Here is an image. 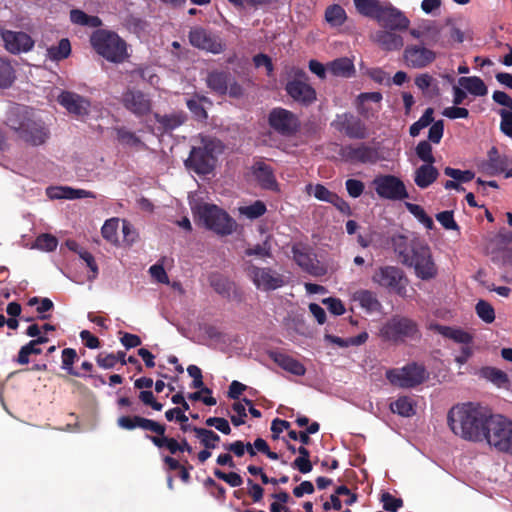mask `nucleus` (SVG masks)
<instances>
[{
  "label": "nucleus",
  "instance_id": "f257e3e1",
  "mask_svg": "<svg viewBox=\"0 0 512 512\" xmlns=\"http://www.w3.org/2000/svg\"><path fill=\"white\" fill-rule=\"evenodd\" d=\"M492 416L490 411L476 403L454 405L447 414V423L458 437L471 442H486L488 426Z\"/></svg>",
  "mask_w": 512,
  "mask_h": 512
},
{
  "label": "nucleus",
  "instance_id": "f03ea898",
  "mask_svg": "<svg viewBox=\"0 0 512 512\" xmlns=\"http://www.w3.org/2000/svg\"><path fill=\"white\" fill-rule=\"evenodd\" d=\"M8 125L14 129L25 142L38 146L46 142L49 131L41 121L32 119L25 107H16L8 118Z\"/></svg>",
  "mask_w": 512,
  "mask_h": 512
},
{
  "label": "nucleus",
  "instance_id": "7ed1b4c3",
  "mask_svg": "<svg viewBox=\"0 0 512 512\" xmlns=\"http://www.w3.org/2000/svg\"><path fill=\"white\" fill-rule=\"evenodd\" d=\"M222 150L223 146L219 140L201 137L200 144L192 148L189 158L185 161L186 167L197 174H209L215 168L217 156Z\"/></svg>",
  "mask_w": 512,
  "mask_h": 512
},
{
  "label": "nucleus",
  "instance_id": "20e7f679",
  "mask_svg": "<svg viewBox=\"0 0 512 512\" xmlns=\"http://www.w3.org/2000/svg\"><path fill=\"white\" fill-rule=\"evenodd\" d=\"M190 205L194 215L206 228L221 235H229L235 230V221L218 206L195 200H191Z\"/></svg>",
  "mask_w": 512,
  "mask_h": 512
},
{
  "label": "nucleus",
  "instance_id": "39448f33",
  "mask_svg": "<svg viewBox=\"0 0 512 512\" xmlns=\"http://www.w3.org/2000/svg\"><path fill=\"white\" fill-rule=\"evenodd\" d=\"M378 335L385 342L401 344L407 340L419 338L420 333L418 325L413 319L395 315L383 323Z\"/></svg>",
  "mask_w": 512,
  "mask_h": 512
},
{
  "label": "nucleus",
  "instance_id": "423d86ee",
  "mask_svg": "<svg viewBox=\"0 0 512 512\" xmlns=\"http://www.w3.org/2000/svg\"><path fill=\"white\" fill-rule=\"evenodd\" d=\"M91 44L99 55L110 62L121 63L128 57L126 43L114 32L95 31Z\"/></svg>",
  "mask_w": 512,
  "mask_h": 512
},
{
  "label": "nucleus",
  "instance_id": "0eeeda50",
  "mask_svg": "<svg viewBox=\"0 0 512 512\" xmlns=\"http://www.w3.org/2000/svg\"><path fill=\"white\" fill-rule=\"evenodd\" d=\"M403 265L413 268L415 275L421 280H431L438 273L431 249L422 241L411 243V255L403 259Z\"/></svg>",
  "mask_w": 512,
  "mask_h": 512
},
{
  "label": "nucleus",
  "instance_id": "6e6552de",
  "mask_svg": "<svg viewBox=\"0 0 512 512\" xmlns=\"http://www.w3.org/2000/svg\"><path fill=\"white\" fill-rule=\"evenodd\" d=\"M429 377L423 365L409 363L401 368L386 371V378L395 387L409 389L424 383Z\"/></svg>",
  "mask_w": 512,
  "mask_h": 512
},
{
  "label": "nucleus",
  "instance_id": "1a4fd4ad",
  "mask_svg": "<svg viewBox=\"0 0 512 512\" xmlns=\"http://www.w3.org/2000/svg\"><path fill=\"white\" fill-rule=\"evenodd\" d=\"M287 94L296 102L309 106L317 99L315 89L309 84L307 74L299 68L292 67L286 83Z\"/></svg>",
  "mask_w": 512,
  "mask_h": 512
},
{
  "label": "nucleus",
  "instance_id": "9d476101",
  "mask_svg": "<svg viewBox=\"0 0 512 512\" xmlns=\"http://www.w3.org/2000/svg\"><path fill=\"white\" fill-rule=\"evenodd\" d=\"M488 427L486 442L497 451L512 456V421L495 416Z\"/></svg>",
  "mask_w": 512,
  "mask_h": 512
},
{
  "label": "nucleus",
  "instance_id": "9b49d317",
  "mask_svg": "<svg viewBox=\"0 0 512 512\" xmlns=\"http://www.w3.org/2000/svg\"><path fill=\"white\" fill-rule=\"evenodd\" d=\"M372 282L388 289L399 296H406L408 279L404 272L396 266H381L372 275Z\"/></svg>",
  "mask_w": 512,
  "mask_h": 512
},
{
  "label": "nucleus",
  "instance_id": "f8f14e48",
  "mask_svg": "<svg viewBox=\"0 0 512 512\" xmlns=\"http://www.w3.org/2000/svg\"><path fill=\"white\" fill-rule=\"evenodd\" d=\"M244 271L256 288L262 291L276 290L285 284L284 276L269 267H258L248 261Z\"/></svg>",
  "mask_w": 512,
  "mask_h": 512
},
{
  "label": "nucleus",
  "instance_id": "ddd939ff",
  "mask_svg": "<svg viewBox=\"0 0 512 512\" xmlns=\"http://www.w3.org/2000/svg\"><path fill=\"white\" fill-rule=\"evenodd\" d=\"M377 195L388 200H403L408 197L402 180L394 175H379L372 181Z\"/></svg>",
  "mask_w": 512,
  "mask_h": 512
},
{
  "label": "nucleus",
  "instance_id": "4468645a",
  "mask_svg": "<svg viewBox=\"0 0 512 512\" xmlns=\"http://www.w3.org/2000/svg\"><path fill=\"white\" fill-rule=\"evenodd\" d=\"M208 87L217 94H228L230 97L239 98L243 95L242 86L224 71H212L206 78Z\"/></svg>",
  "mask_w": 512,
  "mask_h": 512
},
{
  "label": "nucleus",
  "instance_id": "2eb2a0df",
  "mask_svg": "<svg viewBox=\"0 0 512 512\" xmlns=\"http://www.w3.org/2000/svg\"><path fill=\"white\" fill-rule=\"evenodd\" d=\"M375 17L381 26L390 30L403 31L410 25L409 19L398 9L394 7H380L377 5Z\"/></svg>",
  "mask_w": 512,
  "mask_h": 512
},
{
  "label": "nucleus",
  "instance_id": "dca6fc26",
  "mask_svg": "<svg viewBox=\"0 0 512 512\" xmlns=\"http://www.w3.org/2000/svg\"><path fill=\"white\" fill-rule=\"evenodd\" d=\"M270 126L282 135H290L299 127L297 116L284 108H275L269 114Z\"/></svg>",
  "mask_w": 512,
  "mask_h": 512
},
{
  "label": "nucleus",
  "instance_id": "f3484780",
  "mask_svg": "<svg viewBox=\"0 0 512 512\" xmlns=\"http://www.w3.org/2000/svg\"><path fill=\"white\" fill-rule=\"evenodd\" d=\"M189 41L192 46L214 54H219L224 50V45L219 37L200 27L191 29Z\"/></svg>",
  "mask_w": 512,
  "mask_h": 512
},
{
  "label": "nucleus",
  "instance_id": "a211bd4d",
  "mask_svg": "<svg viewBox=\"0 0 512 512\" xmlns=\"http://www.w3.org/2000/svg\"><path fill=\"white\" fill-rule=\"evenodd\" d=\"M405 64L412 68H424L436 59V53L424 46L408 45L403 53Z\"/></svg>",
  "mask_w": 512,
  "mask_h": 512
},
{
  "label": "nucleus",
  "instance_id": "6ab92c4d",
  "mask_svg": "<svg viewBox=\"0 0 512 512\" xmlns=\"http://www.w3.org/2000/svg\"><path fill=\"white\" fill-rule=\"evenodd\" d=\"M57 101L62 105L70 114L82 118L89 114L90 102L85 97L70 91H63L57 97Z\"/></svg>",
  "mask_w": 512,
  "mask_h": 512
},
{
  "label": "nucleus",
  "instance_id": "aec40b11",
  "mask_svg": "<svg viewBox=\"0 0 512 512\" xmlns=\"http://www.w3.org/2000/svg\"><path fill=\"white\" fill-rule=\"evenodd\" d=\"M1 37L6 50L13 54L27 52L34 46L33 39L25 32L6 30Z\"/></svg>",
  "mask_w": 512,
  "mask_h": 512
},
{
  "label": "nucleus",
  "instance_id": "412c9836",
  "mask_svg": "<svg viewBox=\"0 0 512 512\" xmlns=\"http://www.w3.org/2000/svg\"><path fill=\"white\" fill-rule=\"evenodd\" d=\"M124 107L136 115H145L151 110V100L141 91L127 90L122 95Z\"/></svg>",
  "mask_w": 512,
  "mask_h": 512
},
{
  "label": "nucleus",
  "instance_id": "4be33fe9",
  "mask_svg": "<svg viewBox=\"0 0 512 512\" xmlns=\"http://www.w3.org/2000/svg\"><path fill=\"white\" fill-rule=\"evenodd\" d=\"M252 175L257 183L264 189L277 190L278 184L272 168L263 161L255 162L251 167Z\"/></svg>",
  "mask_w": 512,
  "mask_h": 512
},
{
  "label": "nucleus",
  "instance_id": "5701e85b",
  "mask_svg": "<svg viewBox=\"0 0 512 512\" xmlns=\"http://www.w3.org/2000/svg\"><path fill=\"white\" fill-rule=\"evenodd\" d=\"M512 161L507 155L500 154L496 148H492L488 152V159L483 164V170L489 175H497L508 171V167Z\"/></svg>",
  "mask_w": 512,
  "mask_h": 512
},
{
  "label": "nucleus",
  "instance_id": "b1692460",
  "mask_svg": "<svg viewBox=\"0 0 512 512\" xmlns=\"http://www.w3.org/2000/svg\"><path fill=\"white\" fill-rule=\"evenodd\" d=\"M292 251L294 260L304 271L314 276H320L325 273L324 268L320 267L303 247L294 246Z\"/></svg>",
  "mask_w": 512,
  "mask_h": 512
},
{
  "label": "nucleus",
  "instance_id": "393cba45",
  "mask_svg": "<svg viewBox=\"0 0 512 512\" xmlns=\"http://www.w3.org/2000/svg\"><path fill=\"white\" fill-rule=\"evenodd\" d=\"M371 39L387 51L399 50L404 45L403 38L392 30H379L371 35Z\"/></svg>",
  "mask_w": 512,
  "mask_h": 512
},
{
  "label": "nucleus",
  "instance_id": "a878e982",
  "mask_svg": "<svg viewBox=\"0 0 512 512\" xmlns=\"http://www.w3.org/2000/svg\"><path fill=\"white\" fill-rule=\"evenodd\" d=\"M352 300L358 302L368 313H378L382 309V304L377 299L376 294L370 290L360 289L355 291Z\"/></svg>",
  "mask_w": 512,
  "mask_h": 512
},
{
  "label": "nucleus",
  "instance_id": "bb28decb",
  "mask_svg": "<svg viewBox=\"0 0 512 512\" xmlns=\"http://www.w3.org/2000/svg\"><path fill=\"white\" fill-rule=\"evenodd\" d=\"M438 176L439 171L434 164H422L414 172V182L419 188L425 189L434 183Z\"/></svg>",
  "mask_w": 512,
  "mask_h": 512
},
{
  "label": "nucleus",
  "instance_id": "cd10ccee",
  "mask_svg": "<svg viewBox=\"0 0 512 512\" xmlns=\"http://www.w3.org/2000/svg\"><path fill=\"white\" fill-rule=\"evenodd\" d=\"M272 358L281 368L294 375L303 376L306 372L304 365L291 356L283 353H274Z\"/></svg>",
  "mask_w": 512,
  "mask_h": 512
},
{
  "label": "nucleus",
  "instance_id": "c85d7f7f",
  "mask_svg": "<svg viewBox=\"0 0 512 512\" xmlns=\"http://www.w3.org/2000/svg\"><path fill=\"white\" fill-rule=\"evenodd\" d=\"M328 72L337 77H351L354 72L353 62L347 58H338L327 64Z\"/></svg>",
  "mask_w": 512,
  "mask_h": 512
},
{
  "label": "nucleus",
  "instance_id": "c756f323",
  "mask_svg": "<svg viewBox=\"0 0 512 512\" xmlns=\"http://www.w3.org/2000/svg\"><path fill=\"white\" fill-rule=\"evenodd\" d=\"M458 83L464 90L474 96H485L488 93L484 81L477 76L461 77Z\"/></svg>",
  "mask_w": 512,
  "mask_h": 512
},
{
  "label": "nucleus",
  "instance_id": "7c9ffc66",
  "mask_svg": "<svg viewBox=\"0 0 512 512\" xmlns=\"http://www.w3.org/2000/svg\"><path fill=\"white\" fill-rule=\"evenodd\" d=\"M430 328L435 330L440 335H442L446 338L452 339L457 343L467 344L471 341V336L467 332H465L461 329L438 325V324L431 325Z\"/></svg>",
  "mask_w": 512,
  "mask_h": 512
},
{
  "label": "nucleus",
  "instance_id": "2f4dec72",
  "mask_svg": "<svg viewBox=\"0 0 512 512\" xmlns=\"http://www.w3.org/2000/svg\"><path fill=\"white\" fill-rule=\"evenodd\" d=\"M50 198H66V199H79V198H94V194L90 191L83 189H73L70 187L55 188L48 190Z\"/></svg>",
  "mask_w": 512,
  "mask_h": 512
},
{
  "label": "nucleus",
  "instance_id": "473e14b6",
  "mask_svg": "<svg viewBox=\"0 0 512 512\" xmlns=\"http://www.w3.org/2000/svg\"><path fill=\"white\" fill-rule=\"evenodd\" d=\"M418 241L417 239L408 240V238L402 234H395L391 237V244L394 252L400 257L401 263L403 259L411 255V243Z\"/></svg>",
  "mask_w": 512,
  "mask_h": 512
},
{
  "label": "nucleus",
  "instance_id": "72a5a7b5",
  "mask_svg": "<svg viewBox=\"0 0 512 512\" xmlns=\"http://www.w3.org/2000/svg\"><path fill=\"white\" fill-rule=\"evenodd\" d=\"M116 138L119 143L122 145L135 148V149H144L145 144L141 141V139L132 131L126 128H116L115 129Z\"/></svg>",
  "mask_w": 512,
  "mask_h": 512
},
{
  "label": "nucleus",
  "instance_id": "f704fd0d",
  "mask_svg": "<svg viewBox=\"0 0 512 512\" xmlns=\"http://www.w3.org/2000/svg\"><path fill=\"white\" fill-rule=\"evenodd\" d=\"M390 409L393 413L399 414L403 417H410L415 414L413 401L407 396L399 397L397 400L392 402L390 404Z\"/></svg>",
  "mask_w": 512,
  "mask_h": 512
},
{
  "label": "nucleus",
  "instance_id": "c9c22d12",
  "mask_svg": "<svg viewBox=\"0 0 512 512\" xmlns=\"http://www.w3.org/2000/svg\"><path fill=\"white\" fill-rule=\"evenodd\" d=\"M71 53L70 41L63 38L58 45L51 46L47 49V57L52 61H60L67 58Z\"/></svg>",
  "mask_w": 512,
  "mask_h": 512
},
{
  "label": "nucleus",
  "instance_id": "e433bc0d",
  "mask_svg": "<svg viewBox=\"0 0 512 512\" xmlns=\"http://www.w3.org/2000/svg\"><path fill=\"white\" fill-rule=\"evenodd\" d=\"M70 20L74 24L93 28L99 27L102 24L99 17L87 15L86 13L78 9L71 10Z\"/></svg>",
  "mask_w": 512,
  "mask_h": 512
},
{
  "label": "nucleus",
  "instance_id": "4c0bfd02",
  "mask_svg": "<svg viewBox=\"0 0 512 512\" xmlns=\"http://www.w3.org/2000/svg\"><path fill=\"white\" fill-rule=\"evenodd\" d=\"M266 210L265 203L260 200H257L250 205H244L238 208L239 214L250 220L261 217L265 214Z\"/></svg>",
  "mask_w": 512,
  "mask_h": 512
},
{
  "label": "nucleus",
  "instance_id": "58836bf2",
  "mask_svg": "<svg viewBox=\"0 0 512 512\" xmlns=\"http://www.w3.org/2000/svg\"><path fill=\"white\" fill-rule=\"evenodd\" d=\"M193 431L207 449L215 448L220 441V437L212 430L194 427Z\"/></svg>",
  "mask_w": 512,
  "mask_h": 512
},
{
  "label": "nucleus",
  "instance_id": "ea45409f",
  "mask_svg": "<svg viewBox=\"0 0 512 512\" xmlns=\"http://www.w3.org/2000/svg\"><path fill=\"white\" fill-rule=\"evenodd\" d=\"M346 18L345 10L339 5L329 6L325 11V19L331 26H341Z\"/></svg>",
  "mask_w": 512,
  "mask_h": 512
},
{
  "label": "nucleus",
  "instance_id": "a19ab883",
  "mask_svg": "<svg viewBox=\"0 0 512 512\" xmlns=\"http://www.w3.org/2000/svg\"><path fill=\"white\" fill-rule=\"evenodd\" d=\"M119 229V219L111 218L106 220L102 226L101 233L104 239L112 244L118 243L117 231Z\"/></svg>",
  "mask_w": 512,
  "mask_h": 512
},
{
  "label": "nucleus",
  "instance_id": "79ce46f5",
  "mask_svg": "<svg viewBox=\"0 0 512 512\" xmlns=\"http://www.w3.org/2000/svg\"><path fill=\"white\" fill-rule=\"evenodd\" d=\"M306 190L309 195H313L316 199L327 203H331L336 195L334 192L328 190L325 186L321 184H309L306 187Z\"/></svg>",
  "mask_w": 512,
  "mask_h": 512
},
{
  "label": "nucleus",
  "instance_id": "37998d69",
  "mask_svg": "<svg viewBox=\"0 0 512 512\" xmlns=\"http://www.w3.org/2000/svg\"><path fill=\"white\" fill-rule=\"evenodd\" d=\"M15 79L14 69L11 63L0 57V87H8Z\"/></svg>",
  "mask_w": 512,
  "mask_h": 512
},
{
  "label": "nucleus",
  "instance_id": "c03bdc74",
  "mask_svg": "<svg viewBox=\"0 0 512 512\" xmlns=\"http://www.w3.org/2000/svg\"><path fill=\"white\" fill-rule=\"evenodd\" d=\"M210 285L221 295H229L232 283L223 275L214 273L209 278Z\"/></svg>",
  "mask_w": 512,
  "mask_h": 512
},
{
  "label": "nucleus",
  "instance_id": "a18cd8bd",
  "mask_svg": "<svg viewBox=\"0 0 512 512\" xmlns=\"http://www.w3.org/2000/svg\"><path fill=\"white\" fill-rule=\"evenodd\" d=\"M433 122V109L427 108L421 118L410 126L409 133L412 137L419 135L421 130Z\"/></svg>",
  "mask_w": 512,
  "mask_h": 512
},
{
  "label": "nucleus",
  "instance_id": "49530a36",
  "mask_svg": "<svg viewBox=\"0 0 512 512\" xmlns=\"http://www.w3.org/2000/svg\"><path fill=\"white\" fill-rule=\"evenodd\" d=\"M41 352V348H39V346L36 345L33 341H30L29 343L21 347L16 361L20 365H26L29 363V357L31 355H38L41 354Z\"/></svg>",
  "mask_w": 512,
  "mask_h": 512
},
{
  "label": "nucleus",
  "instance_id": "de8ad7c7",
  "mask_svg": "<svg viewBox=\"0 0 512 512\" xmlns=\"http://www.w3.org/2000/svg\"><path fill=\"white\" fill-rule=\"evenodd\" d=\"M406 208L414 217L424 224L426 228L431 229L433 227V220L426 214L420 205L406 203Z\"/></svg>",
  "mask_w": 512,
  "mask_h": 512
},
{
  "label": "nucleus",
  "instance_id": "09e8293b",
  "mask_svg": "<svg viewBox=\"0 0 512 512\" xmlns=\"http://www.w3.org/2000/svg\"><path fill=\"white\" fill-rule=\"evenodd\" d=\"M476 313L484 322L492 323L495 320V311L491 304L484 300H480L476 304Z\"/></svg>",
  "mask_w": 512,
  "mask_h": 512
},
{
  "label": "nucleus",
  "instance_id": "8fccbe9b",
  "mask_svg": "<svg viewBox=\"0 0 512 512\" xmlns=\"http://www.w3.org/2000/svg\"><path fill=\"white\" fill-rule=\"evenodd\" d=\"M415 151L424 164H434L435 158L433 156L432 146L428 141L419 142Z\"/></svg>",
  "mask_w": 512,
  "mask_h": 512
},
{
  "label": "nucleus",
  "instance_id": "3c124183",
  "mask_svg": "<svg viewBox=\"0 0 512 512\" xmlns=\"http://www.w3.org/2000/svg\"><path fill=\"white\" fill-rule=\"evenodd\" d=\"M383 508L389 512H397L403 506V500L396 498L389 492H383L380 498Z\"/></svg>",
  "mask_w": 512,
  "mask_h": 512
},
{
  "label": "nucleus",
  "instance_id": "603ef678",
  "mask_svg": "<svg viewBox=\"0 0 512 512\" xmlns=\"http://www.w3.org/2000/svg\"><path fill=\"white\" fill-rule=\"evenodd\" d=\"M77 358V353L75 349L65 348L62 351V369L66 370L69 374L74 376H79L77 372L73 369V363Z\"/></svg>",
  "mask_w": 512,
  "mask_h": 512
},
{
  "label": "nucleus",
  "instance_id": "864d4df0",
  "mask_svg": "<svg viewBox=\"0 0 512 512\" xmlns=\"http://www.w3.org/2000/svg\"><path fill=\"white\" fill-rule=\"evenodd\" d=\"M444 174L459 183H466L474 178V173L470 170L462 171L451 167H446L444 169Z\"/></svg>",
  "mask_w": 512,
  "mask_h": 512
},
{
  "label": "nucleus",
  "instance_id": "5fc2aeb1",
  "mask_svg": "<svg viewBox=\"0 0 512 512\" xmlns=\"http://www.w3.org/2000/svg\"><path fill=\"white\" fill-rule=\"evenodd\" d=\"M136 421L138 422L137 428L152 431L158 435H163L165 433V427L153 420L136 416Z\"/></svg>",
  "mask_w": 512,
  "mask_h": 512
},
{
  "label": "nucleus",
  "instance_id": "6e6d98bb",
  "mask_svg": "<svg viewBox=\"0 0 512 512\" xmlns=\"http://www.w3.org/2000/svg\"><path fill=\"white\" fill-rule=\"evenodd\" d=\"M58 245L57 239L50 234H42L37 237L35 246L43 251H53Z\"/></svg>",
  "mask_w": 512,
  "mask_h": 512
},
{
  "label": "nucleus",
  "instance_id": "4d7b16f0",
  "mask_svg": "<svg viewBox=\"0 0 512 512\" xmlns=\"http://www.w3.org/2000/svg\"><path fill=\"white\" fill-rule=\"evenodd\" d=\"M354 3L357 10L365 16L374 15L378 5L377 0H354Z\"/></svg>",
  "mask_w": 512,
  "mask_h": 512
},
{
  "label": "nucleus",
  "instance_id": "13d9d810",
  "mask_svg": "<svg viewBox=\"0 0 512 512\" xmlns=\"http://www.w3.org/2000/svg\"><path fill=\"white\" fill-rule=\"evenodd\" d=\"M440 34L441 29L438 26L432 23L425 24L424 40L428 44H436L440 42Z\"/></svg>",
  "mask_w": 512,
  "mask_h": 512
},
{
  "label": "nucleus",
  "instance_id": "bf43d9fd",
  "mask_svg": "<svg viewBox=\"0 0 512 512\" xmlns=\"http://www.w3.org/2000/svg\"><path fill=\"white\" fill-rule=\"evenodd\" d=\"M499 114L501 116L500 130L512 138V112L502 109Z\"/></svg>",
  "mask_w": 512,
  "mask_h": 512
},
{
  "label": "nucleus",
  "instance_id": "052dcab7",
  "mask_svg": "<svg viewBox=\"0 0 512 512\" xmlns=\"http://www.w3.org/2000/svg\"><path fill=\"white\" fill-rule=\"evenodd\" d=\"M322 303L327 306L328 310L334 315H343L345 313V307L343 302L338 298H325Z\"/></svg>",
  "mask_w": 512,
  "mask_h": 512
},
{
  "label": "nucleus",
  "instance_id": "680f3d73",
  "mask_svg": "<svg viewBox=\"0 0 512 512\" xmlns=\"http://www.w3.org/2000/svg\"><path fill=\"white\" fill-rule=\"evenodd\" d=\"M443 132H444L443 121L438 120V121L434 122L429 129V134H428L429 141H431L435 144H438L443 137Z\"/></svg>",
  "mask_w": 512,
  "mask_h": 512
},
{
  "label": "nucleus",
  "instance_id": "e2e57ef3",
  "mask_svg": "<svg viewBox=\"0 0 512 512\" xmlns=\"http://www.w3.org/2000/svg\"><path fill=\"white\" fill-rule=\"evenodd\" d=\"M486 375L493 383L499 387L505 386L508 383V377L506 373L499 369L490 368L486 371Z\"/></svg>",
  "mask_w": 512,
  "mask_h": 512
},
{
  "label": "nucleus",
  "instance_id": "0e129e2a",
  "mask_svg": "<svg viewBox=\"0 0 512 512\" xmlns=\"http://www.w3.org/2000/svg\"><path fill=\"white\" fill-rule=\"evenodd\" d=\"M436 219L439 223L446 229L456 230L458 229V225L453 218V213L451 211H443L436 215Z\"/></svg>",
  "mask_w": 512,
  "mask_h": 512
},
{
  "label": "nucleus",
  "instance_id": "69168bd1",
  "mask_svg": "<svg viewBox=\"0 0 512 512\" xmlns=\"http://www.w3.org/2000/svg\"><path fill=\"white\" fill-rule=\"evenodd\" d=\"M367 74L373 81H375L378 84L388 86L391 84L390 75L380 68L370 69L368 70Z\"/></svg>",
  "mask_w": 512,
  "mask_h": 512
},
{
  "label": "nucleus",
  "instance_id": "338daca9",
  "mask_svg": "<svg viewBox=\"0 0 512 512\" xmlns=\"http://www.w3.org/2000/svg\"><path fill=\"white\" fill-rule=\"evenodd\" d=\"M247 256H258V257H270L271 249L267 242L263 244H257L253 247H249L245 250Z\"/></svg>",
  "mask_w": 512,
  "mask_h": 512
},
{
  "label": "nucleus",
  "instance_id": "774afa93",
  "mask_svg": "<svg viewBox=\"0 0 512 512\" xmlns=\"http://www.w3.org/2000/svg\"><path fill=\"white\" fill-rule=\"evenodd\" d=\"M348 194L353 198H358L364 191V183L356 179H348L345 183Z\"/></svg>",
  "mask_w": 512,
  "mask_h": 512
}]
</instances>
